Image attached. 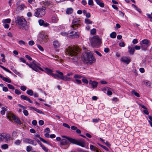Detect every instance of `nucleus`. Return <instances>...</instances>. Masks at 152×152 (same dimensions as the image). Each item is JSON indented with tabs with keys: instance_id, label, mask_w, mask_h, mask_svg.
<instances>
[{
	"instance_id": "14",
	"label": "nucleus",
	"mask_w": 152,
	"mask_h": 152,
	"mask_svg": "<svg viewBox=\"0 0 152 152\" xmlns=\"http://www.w3.org/2000/svg\"><path fill=\"white\" fill-rule=\"evenodd\" d=\"M53 46L55 48H59L61 45L60 43L57 40H55L53 42Z\"/></svg>"
},
{
	"instance_id": "47",
	"label": "nucleus",
	"mask_w": 152,
	"mask_h": 152,
	"mask_svg": "<svg viewBox=\"0 0 152 152\" xmlns=\"http://www.w3.org/2000/svg\"><path fill=\"white\" fill-rule=\"evenodd\" d=\"M25 7V6L23 4H21L18 7V9L20 10H22L23 9L24 7Z\"/></svg>"
},
{
	"instance_id": "19",
	"label": "nucleus",
	"mask_w": 152,
	"mask_h": 152,
	"mask_svg": "<svg viewBox=\"0 0 152 152\" xmlns=\"http://www.w3.org/2000/svg\"><path fill=\"white\" fill-rule=\"evenodd\" d=\"M13 116V119L15 122L19 124H21L20 120L17 117L15 116Z\"/></svg>"
},
{
	"instance_id": "31",
	"label": "nucleus",
	"mask_w": 152,
	"mask_h": 152,
	"mask_svg": "<svg viewBox=\"0 0 152 152\" xmlns=\"http://www.w3.org/2000/svg\"><path fill=\"white\" fill-rule=\"evenodd\" d=\"M149 40L147 39H144L142 41V42L143 45H148V44L149 43Z\"/></svg>"
},
{
	"instance_id": "40",
	"label": "nucleus",
	"mask_w": 152,
	"mask_h": 152,
	"mask_svg": "<svg viewBox=\"0 0 152 152\" xmlns=\"http://www.w3.org/2000/svg\"><path fill=\"white\" fill-rule=\"evenodd\" d=\"M7 86L8 88L10 89L14 90L15 89L14 86L10 84H7Z\"/></svg>"
},
{
	"instance_id": "15",
	"label": "nucleus",
	"mask_w": 152,
	"mask_h": 152,
	"mask_svg": "<svg viewBox=\"0 0 152 152\" xmlns=\"http://www.w3.org/2000/svg\"><path fill=\"white\" fill-rule=\"evenodd\" d=\"M121 60L122 62L128 64L130 61V60L127 57H123L121 58Z\"/></svg>"
},
{
	"instance_id": "51",
	"label": "nucleus",
	"mask_w": 152,
	"mask_h": 152,
	"mask_svg": "<svg viewBox=\"0 0 152 152\" xmlns=\"http://www.w3.org/2000/svg\"><path fill=\"white\" fill-rule=\"evenodd\" d=\"M23 112L24 115L26 116H27L28 115V113L27 110H23Z\"/></svg>"
},
{
	"instance_id": "22",
	"label": "nucleus",
	"mask_w": 152,
	"mask_h": 152,
	"mask_svg": "<svg viewBox=\"0 0 152 152\" xmlns=\"http://www.w3.org/2000/svg\"><path fill=\"white\" fill-rule=\"evenodd\" d=\"M128 48L129 49V53L133 55L135 51L134 48L133 47H129Z\"/></svg>"
},
{
	"instance_id": "26",
	"label": "nucleus",
	"mask_w": 152,
	"mask_h": 152,
	"mask_svg": "<svg viewBox=\"0 0 152 152\" xmlns=\"http://www.w3.org/2000/svg\"><path fill=\"white\" fill-rule=\"evenodd\" d=\"M73 11V9L72 8H68L66 10V13L67 14H71Z\"/></svg>"
},
{
	"instance_id": "4",
	"label": "nucleus",
	"mask_w": 152,
	"mask_h": 152,
	"mask_svg": "<svg viewBox=\"0 0 152 152\" xmlns=\"http://www.w3.org/2000/svg\"><path fill=\"white\" fill-rule=\"evenodd\" d=\"M20 60L22 62L26 63V64L29 66L32 69L36 72H37L38 71V69L42 71H43V70L41 67H39L38 64H36L34 61H33L32 63L31 64H30L28 63H26V61L25 60L24 58H20Z\"/></svg>"
},
{
	"instance_id": "9",
	"label": "nucleus",
	"mask_w": 152,
	"mask_h": 152,
	"mask_svg": "<svg viewBox=\"0 0 152 152\" xmlns=\"http://www.w3.org/2000/svg\"><path fill=\"white\" fill-rule=\"evenodd\" d=\"M47 36L46 35H45L44 34L40 33L39 35L38 39L39 41L42 42H45L47 40Z\"/></svg>"
},
{
	"instance_id": "17",
	"label": "nucleus",
	"mask_w": 152,
	"mask_h": 152,
	"mask_svg": "<svg viewBox=\"0 0 152 152\" xmlns=\"http://www.w3.org/2000/svg\"><path fill=\"white\" fill-rule=\"evenodd\" d=\"M21 98L23 100L28 101L29 102L31 103H33V102L31 101L30 99V98L26 96H25L24 95H21L20 96Z\"/></svg>"
},
{
	"instance_id": "45",
	"label": "nucleus",
	"mask_w": 152,
	"mask_h": 152,
	"mask_svg": "<svg viewBox=\"0 0 152 152\" xmlns=\"http://www.w3.org/2000/svg\"><path fill=\"white\" fill-rule=\"evenodd\" d=\"M4 134H0V141H3L4 139Z\"/></svg>"
},
{
	"instance_id": "38",
	"label": "nucleus",
	"mask_w": 152,
	"mask_h": 152,
	"mask_svg": "<svg viewBox=\"0 0 152 152\" xmlns=\"http://www.w3.org/2000/svg\"><path fill=\"white\" fill-rule=\"evenodd\" d=\"M145 83V85L147 86L151 87L152 86V84L149 81H146Z\"/></svg>"
},
{
	"instance_id": "44",
	"label": "nucleus",
	"mask_w": 152,
	"mask_h": 152,
	"mask_svg": "<svg viewBox=\"0 0 152 152\" xmlns=\"http://www.w3.org/2000/svg\"><path fill=\"white\" fill-rule=\"evenodd\" d=\"M39 139L40 140L42 141L43 143H46L48 144H49V143L48 142H47L46 140H45L44 139H43L42 138L39 137Z\"/></svg>"
},
{
	"instance_id": "59",
	"label": "nucleus",
	"mask_w": 152,
	"mask_h": 152,
	"mask_svg": "<svg viewBox=\"0 0 152 152\" xmlns=\"http://www.w3.org/2000/svg\"><path fill=\"white\" fill-rule=\"evenodd\" d=\"M34 41L33 40H31V41H30L29 42H28V44L29 45H31V46H32L33 45H34Z\"/></svg>"
},
{
	"instance_id": "60",
	"label": "nucleus",
	"mask_w": 152,
	"mask_h": 152,
	"mask_svg": "<svg viewBox=\"0 0 152 152\" xmlns=\"http://www.w3.org/2000/svg\"><path fill=\"white\" fill-rule=\"evenodd\" d=\"M37 47L41 51H43L44 50L43 48L41 45H37Z\"/></svg>"
},
{
	"instance_id": "64",
	"label": "nucleus",
	"mask_w": 152,
	"mask_h": 152,
	"mask_svg": "<svg viewBox=\"0 0 152 152\" xmlns=\"http://www.w3.org/2000/svg\"><path fill=\"white\" fill-rule=\"evenodd\" d=\"M39 123L40 125L42 126L44 124V122L43 121L41 120L39 121Z\"/></svg>"
},
{
	"instance_id": "32",
	"label": "nucleus",
	"mask_w": 152,
	"mask_h": 152,
	"mask_svg": "<svg viewBox=\"0 0 152 152\" xmlns=\"http://www.w3.org/2000/svg\"><path fill=\"white\" fill-rule=\"evenodd\" d=\"M131 93L132 94H134L135 96L137 97H140V96L139 94L135 91L134 90L132 91L131 92Z\"/></svg>"
},
{
	"instance_id": "48",
	"label": "nucleus",
	"mask_w": 152,
	"mask_h": 152,
	"mask_svg": "<svg viewBox=\"0 0 152 152\" xmlns=\"http://www.w3.org/2000/svg\"><path fill=\"white\" fill-rule=\"evenodd\" d=\"M39 23L40 25L43 26L44 23V21L42 20H39Z\"/></svg>"
},
{
	"instance_id": "50",
	"label": "nucleus",
	"mask_w": 152,
	"mask_h": 152,
	"mask_svg": "<svg viewBox=\"0 0 152 152\" xmlns=\"http://www.w3.org/2000/svg\"><path fill=\"white\" fill-rule=\"evenodd\" d=\"M88 4L89 5L93 6V1L92 0H88Z\"/></svg>"
},
{
	"instance_id": "42",
	"label": "nucleus",
	"mask_w": 152,
	"mask_h": 152,
	"mask_svg": "<svg viewBox=\"0 0 152 152\" xmlns=\"http://www.w3.org/2000/svg\"><path fill=\"white\" fill-rule=\"evenodd\" d=\"M96 32V30L95 28H93L91 31V33L92 35H94Z\"/></svg>"
},
{
	"instance_id": "41",
	"label": "nucleus",
	"mask_w": 152,
	"mask_h": 152,
	"mask_svg": "<svg viewBox=\"0 0 152 152\" xmlns=\"http://www.w3.org/2000/svg\"><path fill=\"white\" fill-rule=\"evenodd\" d=\"M11 21V20L10 19H7L4 20H3V21H4V23H10Z\"/></svg>"
},
{
	"instance_id": "5",
	"label": "nucleus",
	"mask_w": 152,
	"mask_h": 152,
	"mask_svg": "<svg viewBox=\"0 0 152 152\" xmlns=\"http://www.w3.org/2000/svg\"><path fill=\"white\" fill-rule=\"evenodd\" d=\"M15 23L20 28L26 30H27L25 27L26 24V21L24 18L18 17L15 19Z\"/></svg>"
},
{
	"instance_id": "30",
	"label": "nucleus",
	"mask_w": 152,
	"mask_h": 152,
	"mask_svg": "<svg viewBox=\"0 0 152 152\" xmlns=\"http://www.w3.org/2000/svg\"><path fill=\"white\" fill-rule=\"evenodd\" d=\"M148 45H142L141 46V49L142 50H146L148 46Z\"/></svg>"
},
{
	"instance_id": "7",
	"label": "nucleus",
	"mask_w": 152,
	"mask_h": 152,
	"mask_svg": "<svg viewBox=\"0 0 152 152\" xmlns=\"http://www.w3.org/2000/svg\"><path fill=\"white\" fill-rule=\"evenodd\" d=\"M46 9V7H45L37 9L36 10V11L34 13L35 16L37 17L44 16L45 14V10Z\"/></svg>"
},
{
	"instance_id": "57",
	"label": "nucleus",
	"mask_w": 152,
	"mask_h": 152,
	"mask_svg": "<svg viewBox=\"0 0 152 152\" xmlns=\"http://www.w3.org/2000/svg\"><path fill=\"white\" fill-rule=\"evenodd\" d=\"M19 44L20 45H25L26 44L25 42H24V41H23L22 40H20L18 42Z\"/></svg>"
},
{
	"instance_id": "3",
	"label": "nucleus",
	"mask_w": 152,
	"mask_h": 152,
	"mask_svg": "<svg viewBox=\"0 0 152 152\" xmlns=\"http://www.w3.org/2000/svg\"><path fill=\"white\" fill-rule=\"evenodd\" d=\"M83 60L84 63L91 64L95 62V59L90 52H87L84 56Z\"/></svg>"
},
{
	"instance_id": "55",
	"label": "nucleus",
	"mask_w": 152,
	"mask_h": 152,
	"mask_svg": "<svg viewBox=\"0 0 152 152\" xmlns=\"http://www.w3.org/2000/svg\"><path fill=\"white\" fill-rule=\"evenodd\" d=\"M25 57L29 61H31L32 60V58L28 55H26L25 56Z\"/></svg>"
},
{
	"instance_id": "39",
	"label": "nucleus",
	"mask_w": 152,
	"mask_h": 152,
	"mask_svg": "<svg viewBox=\"0 0 152 152\" xmlns=\"http://www.w3.org/2000/svg\"><path fill=\"white\" fill-rule=\"evenodd\" d=\"M8 145L7 144H4L1 145V148L3 149H7L8 148Z\"/></svg>"
},
{
	"instance_id": "21",
	"label": "nucleus",
	"mask_w": 152,
	"mask_h": 152,
	"mask_svg": "<svg viewBox=\"0 0 152 152\" xmlns=\"http://www.w3.org/2000/svg\"><path fill=\"white\" fill-rule=\"evenodd\" d=\"M4 134V139H5L6 141H9L10 140V136L9 134H6L4 133H3Z\"/></svg>"
},
{
	"instance_id": "2",
	"label": "nucleus",
	"mask_w": 152,
	"mask_h": 152,
	"mask_svg": "<svg viewBox=\"0 0 152 152\" xmlns=\"http://www.w3.org/2000/svg\"><path fill=\"white\" fill-rule=\"evenodd\" d=\"M61 137L63 138L67 139L70 142L73 144L77 145L82 147H85L86 142L85 140L83 139L77 140L64 135L61 136Z\"/></svg>"
},
{
	"instance_id": "8",
	"label": "nucleus",
	"mask_w": 152,
	"mask_h": 152,
	"mask_svg": "<svg viewBox=\"0 0 152 152\" xmlns=\"http://www.w3.org/2000/svg\"><path fill=\"white\" fill-rule=\"evenodd\" d=\"M56 72L58 74H54V75H53V77L57 79H61L62 80V79H63V77L64 76L63 73L62 72H60L59 70H56Z\"/></svg>"
},
{
	"instance_id": "29",
	"label": "nucleus",
	"mask_w": 152,
	"mask_h": 152,
	"mask_svg": "<svg viewBox=\"0 0 152 152\" xmlns=\"http://www.w3.org/2000/svg\"><path fill=\"white\" fill-rule=\"evenodd\" d=\"M116 34L115 32H113L110 34V37L112 38H115L116 37Z\"/></svg>"
},
{
	"instance_id": "36",
	"label": "nucleus",
	"mask_w": 152,
	"mask_h": 152,
	"mask_svg": "<svg viewBox=\"0 0 152 152\" xmlns=\"http://www.w3.org/2000/svg\"><path fill=\"white\" fill-rule=\"evenodd\" d=\"M1 109L2 110L1 111V114L2 115H4L5 113V111L7 110L4 107H2Z\"/></svg>"
},
{
	"instance_id": "16",
	"label": "nucleus",
	"mask_w": 152,
	"mask_h": 152,
	"mask_svg": "<svg viewBox=\"0 0 152 152\" xmlns=\"http://www.w3.org/2000/svg\"><path fill=\"white\" fill-rule=\"evenodd\" d=\"M89 83L91 85L92 87L93 88H95L97 86L98 83L95 81H92L90 80L89 81Z\"/></svg>"
},
{
	"instance_id": "46",
	"label": "nucleus",
	"mask_w": 152,
	"mask_h": 152,
	"mask_svg": "<svg viewBox=\"0 0 152 152\" xmlns=\"http://www.w3.org/2000/svg\"><path fill=\"white\" fill-rule=\"evenodd\" d=\"M90 148L91 149L94 151H95L96 149H97V148L93 145H91L90 146Z\"/></svg>"
},
{
	"instance_id": "53",
	"label": "nucleus",
	"mask_w": 152,
	"mask_h": 152,
	"mask_svg": "<svg viewBox=\"0 0 152 152\" xmlns=\"http://www.w3.org/2000/svg\"><path fill=\"white\" fill-rule=\"evenodd\" d=\"M75 81H76V82H75V81H74V82L75 83H76L78 84H80L81 83V80H78V79H76Z\"/></svg>"
},
{
	"instance_id": "62",
	"label": "nucleus",
	"mask_w": 152,
	"mask_h": 152,
	"mask_svg": "<svg viewBox=\"0 0 152 152\" xmlns=\"http://www.w3.org/2000/svg\"><path fill=\"white\" fill-rule=\"evenodd\" d=\"M26 87L24 86H22L20 87V89L23 91H25L26 90Z\"/></svg>"
},
{
	"instance_id": "33",
	"label": "nucleus",
	"mask_w": 152,
	"mask_h": 152,
	"mask_svg": "<svg viewBox=\"0 0 152 152\" xmlns=\"http://www.w3.org/2000/svg\"><path fill=\"white\" fill-rule=\"evenodd\" d=\"M71 79V78L69 77H68L66 76H63V79H62L63 80L65 81H70V80Z\"/></svg>"
},
{
	"instance_id": "58",
	"label": "nucleus",
	"mask_w": 152,
	"mask_h": 152,
	"mask_svg": "<svg viewBox=\"0 0 152 152\" xmlns=\"http://www.w3.org/2000/svg\"><path fill=\"white\" fill-rule=\"evenodd\" d=\"M63 125L65 127H66L67 128L69 129L70 128V126L68 124H67L63 123Z\"/></svg>"
},
{
	"instance_id": "10",
	"label": "nucleus",
	"mask_w": 152,
	"mask_h": 152,
	"mask_svg": "<svg viewBox=\"0 0 152 152\" xmlns=\"http://www.w3.org/2000/svg\"><path fill=\"white\" fill-rule=\"evenodd\" d=\"M23 140L25 143H28L34 145H37V143L34 140L29 138H24L23 139Z\"/></svg>"
},
{
	"instance_id": "11",
	"label": "nucleus",
	"mask_w": 152,
	"mask_h": 152,
	"mask_svg": "<svg viewBox=\"0 0 152 152\" xmlns=\"http://www.w3.org/2000/svg\"><path fill=\"white\" fill-rule=\"evenodd\" d=\"M80 20H78L77 19H74L72 22L73 25L71 26L73 28H74V27H78L80 26Z\"/></svg>"
},
{
	"instance_id": "20",
	"label": "nucleus",
	"mask_w": 152,
	"mask_h": 152,
	"mask_svg": "<svg viewBox=\"0 0 152 152\" xmlns=\"http://www.w3.org/2000/svg\"><path fill=\"white\" fill-rule=\"evenodd\" d=\"M45 72L48 75H50L53 77V75H54V74L52 73V71L51 70L46 68L45 69Z\"/></svg>"
},
{
	"instance_id": "18",
	"label": "nucleus",
	"mask_w": 152,
	"mask_h": 152,
	"mask_svg": "<svg viewBox=\"0 0 152 152\" xmlns=\"http://www.w3.org/2000/svg\"><path fill=\"white\" fill-rule=\"evenodd\" d=\"M0 77L4 81L8 83H11V80L6 77H4L0 74Z\"/></svg>"
},
{
	"instance_id": "54",
	"label": "nucleus",
	"mask_w": 152,
	"mask_h": 152,
	"mask_svg": "<svg viewBox=\"0 0 152 152\" xmlns=\"http://www.w3.org/2000/svg\"><path fill=\"white\" fill-rule=\"evenodd\" d=\"M119 45L120 47H124L125 46V44L124 42H122L120 43Z\"/></svg>"
},
{
	"instance_id": "43",
	"label": "nucleus",
	"mask_w": 152,
	"mask_h": 152,
	"mask_svg": "<svg viewBox=\"0 0 152 152\" xmlns=\"http://www.w3.org/2000/svg\"><path fill=\"white\" fill-rule=\"evenodd\" d=\"M32 149V147L30 145L26 147V151L28 152H30Z\"/></svg>"
},
{
	"instance_id": "27",
	"label": "nucleus",
	"mask_w": 152,
	"mask_h": 152,
	"mask_svg": "<svg viewBox=\"0 0 152 152\" xmlns=\"http://www.w3.org/2000/svg\"><path fill=\"white\" fill-rule=\"evenodd\" d=\"M41 146L42 147V149L46 152H49V150L47 148H46L44 145H42V144H40Z\"/></svg>"
},
{
	"instance_id": "52",
	"label": "nucleus",
	"mask_w": 152,
	"mask_h": 152,
	"mask_svg": "<svg viewBox=\"0 0 152 152\" xmlns=\"http://www.w3.org/2000/svg\"><path fill=\"white\" fill-rule=\"evenodd\" d=\"M15 93L16 94H18V95H19L21 94L20 91H19V90L17 89H16L15 90Z\"/></svg>"
},
{
	"instance_id": "1",
	"label": "nucleus",
	"mask_w": 152,
	"mask_h": 152,
	"mask_svg": "<svg viewBox=\"0 0 152 152\" xmlns=\"http://www.w3.org/2000/svg\"><path fill=\"white\" fill-rule=\"evenodd\" d=\"M79 51V48L75 46L73 47L69 46L65 50L66 54L72 57L71 59L74 62L77 61L78 57L77 55L78 54V53Z\"/></svg>"
},
{
	"instance_id": "37",
	"label": "nucleus",
	"mask_w": 152,
	"mask_h": 152,
	"mask_svg": "<svg viewBox=\"0 0 152 152\" xmlns=\"http://www.w3.org/2000/svg\"><path fill=\"white\" fill-rule=\"evenodd\" d=\"M21 140H17L15 141V144L16 145H19L21 144Z\"/></svg>"
},
{
	"instance_id": "12",
	"label": "nucleus",
	"mask_w": 152,
	"mask_h": 152,
	"mask_svg": "<svg viewBox=\"0 0 152 152\" xmlns=\"http://www.w3.org/2000/svg\"><path fill=\"white\" fill-rule=\"evenodd\" d=\"M63 139L60 141V145H68L69 143V141L66 138Z\"/></svg>"
},
{
	"instance_id": "28",
	"label": "nucleus",
	"mask_w": 152,
	"mask_h": 152,
	"mask_svg": "<svg viewBox=\"0 0 152 152\" xmlns=\"http://www.w3.org/2000/svg\"><path fill=\"white\" fill-rule=\"evenodd\" d=\"M0 67L2 69H4V70L7 71V72L10 74H12V73L11 71H10L8 69L6 68L4 66H1V65H0Z\"/></svg>"
},
{
	"instance_id": "49",
	"label": "nucleus",
	"mask_w": 152,
	"mask_h": 152,
	"mask_svg": "<svg viewBox=\"0 0 152 152\" xmlns=\"http://www.w3.org/2000/svg\"><path fill=\"white\" fill-rule=\"evenodd\" d=\"M35 111L40 114H44V113L42 111L37 108H36Z\"/></svg>"
},
{
	"instance_id": "25",
	"label": "nucleus",
	"mask_w": 152,
	"mask_h": 152,
	"mask_svg": "<svg viewBox=\"0 0 152 152\" xmlns=\"http://www.w3.org/2000/svg\"><path fill=\"white\" fill-rule=\"evenodd\" d=\"M96 4L99 5L101 7H103L104 6V4L100 1L99 0H95Z\"/></svg>"
},
{
	"instance_id": "6",
	"label": "nucleus",
	"mask_w": 152,
	"mask_h": 152,
	"mask_svg": "<svg viewBox=\"0 0 152 152\" xmlns=\"http://www.w3.org/2000/svg\"><path fill=\"white\" fill-rule=\"evenodd\" d=\"M90 42L92 46L93 47L98 46L101 43V40L97 36H96L92 38L91 39Z\"/></svg>"
},
{
	"instance_id": "35",
	"label": "nucleus",
	"mask_w": 152,
	"mask_h": 152,
	"mask_svg": "<svg viewBox=\"0 0 152 152\" xmlns=\"http://www.w3.org/2000/svg\"><path fill=\"white\" fill-rule=\"evenodd\" d=\"M85 23L87 24H91L92 23V22L89 19L86 18L85 20Z\"/></svg>"
},
{
	"instance_id": "13",
	"label": "nucleus",
	"mask_w": 152,
	"mask_h": 152,
	"mask_svg": "<svg viewBox=\"0 0 152 152\" xmlns=\"http://www.w3.org/2000/svg\"><path fill=\"white\" fill-rule=\"evenodd\" d=\"M70 33L72 35H71L70 36V37L72 38H77L79 37V33L77 32H75L74 34H72L74 33V31H72L70 32Z\"/></svg>"
},
{
	"instance_id": "23",
	"label": "nucleus",
	"mask_w": 152,
	"mask_h": 152,
	"mask_svg": "<svg viewBox=\"0 0 152 152\" xmlns=\"http://www.w3.org/2000/svg\"><path fill=\"white\" fill-rule=\"evenodd\" d=\"M13 116L15 115L11 112L8 113L7 114V118L10 120H11L12 118H13Z\"/></svg>"
},
{
	"instance_id": "61",
	"label": "nucleus",
	"mask_w": 152,
	"mask_h": 152,
	"mask_svg": "<svg viewBox=\"0 0 152 152\" xmlns=\"http://www.w3.org/2000/svg\"><path fill=\"white\" fill-rule=\"evenodd\" d=\"M74 77L76 79L80 78L82 77V76L80 75H74Z\"/></svg>"
},
{
	"instance_id": "34",
	"label": "nucleus",
	"mask_w": 152,
	"mask_h": 152,
	"mask_svg": "<svg viewBox=\"0 0 152 152\" xmlns=\"http://www.w3.org/2000/svg\"><path fill=\"white\" fill-rule=\"evenodd\" d=\"M26 93L30 96H32L34 94L33 92L31 90H27L26 91Z\"/></svg>"
},
{
	"instance_id": "24",
	"label": "nucleus",
	"mask_w": 152,
	"mask_h": 152,
	"mask_svg": "<svg viewBox=\"0 0 152 152\" xmlns=\"http://www.w3.org/2000/svg\"><path fill=\"white\" fill-rule=\"evenodd\" d=\"M58 20V18L56 15L53 16L52 18V20L53 23H57Z\"/></svg>"
},
{
	"instance_id": "56",
	"label": "nucleus",
	"mask_w": 152,
	"mask_h": 152,
	"mask_svg": "<svg viewBox=\"0 0 152 152\" xmlns=\"http://www.w3.org/2000/svg\"><path fill=\"white\" fill-rule=\"evenodd\" d=\"M99 146H100L102 148H103L106 150V151H108V150H109L106 147H105L104 146H103L102 145H101L100 144H99Z\"/></svg>"
},
{
	"instance_id": "63",
	"label": "nucleus",
	"mask_w": 152,
	"mask_h": 152,
	"mask_svg": "<svg viewBox=\"0 0 152 152\" xmlns=\"http://www.w3.org/2000/svg\"><path fill=\"white\" fill-rule=\"evenodd\" d=\"M100 119L99 118L93 119V122L94 123H97Z\"/></svg>"
}]
</instances>
